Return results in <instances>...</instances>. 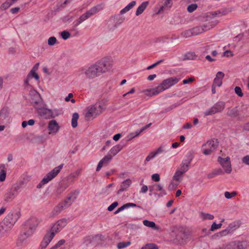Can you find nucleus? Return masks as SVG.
<instances>
[{
	"label": "nucleus",
	"mask_w": 249,
	"mask_h": 249,
	"mask_svg": "<svg viewBox=\"0 0 249 249\" xmlns=\"http://www.w3.org/2000/svg\"><path fill=\"white\" fill-rule=\"evenodd\" d=\"M20 212L16 210H11L0 223V228L5 231H10L19 218Z\"/></svg>",
	"instance_id": "obj_1"
},
{
	"label": "nucleus",
	"mask_w": 249,
	"mask_h": 249,
	"mask_svg": "<svg viewBox=\"0 0 249 249\" xmlns=\"http://www.w3.org/2000/svg\"><path fill=\"white\" fill-rule=\"evenodd\" d=\"M179 79L176 77H171L164 80L161 84L155 88L146 90L149 95L153 96L159 94L166 89L174 86L179 81Z\"/></svg>",
	"instance_id": "obj_2"
},
{
	"label": "nucleus",
	"mask_w": 249,
	"mask_h": 249,
	"mask_svg": "<svg viewBox=\"0 0 249 249\" xmlns=\"http://www.w3.org/2000/svg\"><path fill=\"white\" fill-rule=\"evenodd\" d=\"M192 159V157H189L182 160L180 167L177 170L173 177V180L181 181V176L188 170Z\"/></svg>",
	"instance_id": "obj_3"
},
{
	"label": "nucleus",
	"mask_w": 249,
	"mask_h": 249,
	"mask_svg": "<svg viewBox=\"0 0 249 249\" xmlns=\"http://www.w3.org/2000/svg\"><path fill=\"white\" fill-rule=\"evenodd\" d=\"M104 108V105L101 103H96L91 105L87 107L85 117L88 120L91 118H95L100 114Z\"/></svg>",
	"instance_id": "obj_4"
},
{
	"label": "nucleus",
	"mask_w": 249,
	"mask_h": 249,
	"mask_svg": "<svg viewBox=\"0 0 249 249\" xmlns=\"http://www.w3.org/2000/svg\"><path fill=\"white\" fill-rule=\"evenodd\" d=\"M99 73L106 72L112 66V61L110 57H104L95 63Z\"/></svg>",
	"instance_id": "obj_5"
},
{
	"label": "nucleus",
	"mask_w": 249,
	"mask_h": 249,
	"mask_svg": "<svg viewBox=\"0 0 249 249\" xmlns=\"http://www.w3.org/2000/svg\"><path fill=\"white\" fill-rule=\"evenodd\" d=\"M44 106L45 104L43 103L41 106H38L35 107L38 115L43 119L55 117L56 115H54L53 110L45 107Z\"/></svg>",
	"instance_id": "obj_6"
},
{
	"label": "nucleus",
	"mask_w": 249,
	"mask_h": 249,
	"mask_svg": "<svg viewBox=\"0 0 249 249\" xmlns=\"http://www.w3.org/2000/svg\"><path fill=\"white\" fill-rule=\"evenodd\" d=\"M225 107V103L223 101H218L211 108L204 112L205 116L212 115L223 111Z\"/></svg>",
	"instance_id": "obj_7"
},
{
	"label": "nucleus",
	"mask_w": 249,
	"mask_h": 249,
	"mask_svg": "<svg viewBox=\"0 0 249 249\" xmlns=\"http://www.w3.org/2000/svg\"><path fill=\"white\" fill-rule=\"evenodd\" d=\"M217 23V21H214L206 23L201 26H196L191 29L193 36H196L204 32L209 30L214 27Z\"/></svg>",
	"instance_id": "obj_8"
},
{
	"label": "nucleus",
	"mask_w": 249,
	"mask_h": 249,
	"mask_svg": "<svg viewBox=\"0 0 249 249\" xmlns=\"http://www.w3.org/2000/svg\"><path fill=\"white\" fill-rule=\"evenodd\" d=\"M29 95L31 104L35 108L38 106H41L44 103L40 94L34 89L30 90Z\"/></svg>",
	"instance_id": "obj_9"
},
{
	"label": "nucleus",
	"mask_w": 249,
	"mask_h": 249,
	"mask_svg": "<svg viewBox=\"0 0 249 249\" xmlns=\"http://www.w3.org/2000/svg\"><path fill=\"white\" fill-rule=\"evenodd\" d=\"M68 220L66 218L61 219L53 224L50 231H48L49 233L54 234L61 231L67 224Z\"/></svg>",
	"instance_id": "obj_10"
},
{
	"label": "nucleus",
	"mask_w": 249,
	"mask_h": 249,
	"mask_svg": "<svg viewBox=\"0 0 249 249\" xmlns=\"http://www.w3.org/2000/svg\"><path fill=\"white\" fill-rule=\"evenodd\" d=\"M63 167V164H61L51 170L42 179V183L47 184L50 181L52 180L60 172Z\"/></svg>",
	"instance_id": "obj_11"
},
{
	"label": "nucleus",
	"mask_w": 249,
	"mask_h": 249,
	"mask_svg": "<svg viewBox=\"0 0 249 249\" xmlns=\"http://www.w3.org/2000/svg\"><path fill=\"white\" fill-rule=\"evenodd\" d=\"M217 161L223 168L224 172L227 174H230L232 171L231 162L230 158L227 157L226 158H222L221 157H218Z\"/></svg>",
	"instance_id": "obj_12"
},
{
	"label": "nucleus",
	"mask_w": 249,
	"mask_h": 249,
	"mask_svg": "<svg viewBox=\"0 0 249 249\" xmlns=\"http://www.w3.org/2000/svg\"><path fill=\"white\" fill-rule=\"evenodd\" d=\"M246 246L245 242L232 241L227 244H223L215 249H243Z\"/></svg>",
	"instance_id": "obj_13"
},
{
	"label": "nucleus",
	"mask_w": 249,
	"mask_h": 249,
	"mask_svg": "<svg viewBox=\"0 0 249 249\" xmlns=\"http://www.w3.org/2000/svg\"><path fill=\"white\" fill-rule=\"evenodd\" d=\"M84 71L86 77L89 79H93L100 75V73L98 71L97 68L95 64L91 65L85 70H82Z\"/></svg>",
	"instance_id": "obj_14"
},
{
	"label": "nucleus",
	"mask_w": 249,
	"mask_h": 249,
	"mask_svg": "<svg viewBox=\"0 0 249 249\" xmlns=\"http://www.w3.org/2000/svg\"><path fill=\"white\" fill-rule=\"evenodd\" d=\"M217 144L213 140L209 141L203 144V147H210V148H205L202 147V152L205 155H210L217 148Z\"/></svg>",
	"instance_id": "obj_15"
},
{
	"label": "nucleus",
	"mask_w": 249,
	"mask_h": 249,
	"mask_svg": "<svg viewBox=\"0 0 249 249\" xmlns=\"http://www.w3.org/2000/svg\"><path fill=\"white\" fill-rule=\"evenodd\" d=\"M79 192L78 191H74L71 192L67 197L62 202L66 208L70 207L76 200L78 197Z\"/></svg>",
	"instance_id": "obj_16"
},
{
	"label": "nucleus",
	"mask_w": 249,
	"mask_h": 249,
	"mask_svg": "<svg viewBox=\"0 0 249 249\" xmlns=\"http://www.w3.org/2000/svg\"><path fill=\"white\" fill-rule=\"evenodd\" d=\"M54 237V234L52 233H49L47 232L45 235L43 240L41 242L39 249H45L49 243L51 242L53 238Z\"/></svg>",
	"instance_id": "obj_17"
},
{
	"label": "nucleus",
	"mask_w": 249,
	"mask_h": 249,
	"mask_svg": "<svg viewBox=\"0 0 249 249\" xmlns=\"http://www.w3.org/2000/svg\"><path fill=\"white\" fill-rule=\"evenodd\" d=\"M112 159V156L110 154L105 156L98 163L96 168V171L100 170L103 166H107L110 162Z\"/></svg>",
	"instance_id": "obj_18"
},
{
	"label": "nucleus",
	"mask_w": 249,
	"mask_h": 249,
	"mask_svg": "<svg viewBox=\"0 0 249 249\" xmlns=\"http://www.w3.org/2000/svg\"><path fill=\"white\" fill-rule=\"evenodd\" d=\"M9 109L3 107L0 111V124L7 123L9 121Z\"/></svg>",
	"instance_id": "obj_19"
},
{
	"label": "nucleus",
	"mask_w": 249,
	"mask_h": 249,
	"mask_svg": "<svg viewBox=\"0 0 249 249\" xmlns=\"http://www.w3.org/2000/svg\"><path fill=\"white\" fill-rule=\"evenodd\" d=\"M188 238V234L185 231L183 228H180L178 230L176 235V239L179 241H186Z\"/></svg>",
	"instance_id": "obj_20"
},
{
	"label": "nucleus",
	"mask_w": 249,
	"mask_h": 249,
	"mask_svg": "<svg viewBox=\"0 0 249 249\" xmlns=\"http://www.w3.org/2000/svg\"><path fill=\"white\" fill-rule=\"evenodd\" d=\"M48 129L51 131L49 133L50 134L52 133L55 134L58 131L60 128V126L55 120H53L50 121L48 124Z\"/></svg>",
	"instance_id": "obj_21"
},
{
	"label": "nucleus",
	"mask_w": 249,
	"mask_h": 249,
	"mask_svg": "<svg viewBox=\"0 0 249 249\" xmlns=\"http://www.w3.org/2000/svg\"><path fill=\"white\" fill-rule=\"evenodd\" d=\"M223 72L219 71L217 73L215 78L214 79L213 85L214 86L220 87L222 83V79L224 77Z\"/></svg>",
	"instance_id": "obj_22"
},
{
	"label": "nucleus",
	"mask_w": 249,
	"mask_h": 249,
	"mask_svg": "<svg viewBox=\"0 0 249 249\" xmlns=\"http://www.w3.org/2000/svg\"><path fill=\"white\" fill-rule=\"evenodd\" d=\"M130 207H138L139 208H140V209H142V207L139 206V205H136V204L135 203H126L124 205H123V206H122L121 207H119L115 212H114V213L115 214H117L120 212H121V211L124 210V209H127V208H129Z\"/></svg>",
	"instance_id": "obj_23"
},
{
	"label": "nucleus",
	"mask_w": 249,
	"mask_h": 249,
	"mask_svg": "<svg viewBox=\"0 0 249 249\" xmlns=\"http://www.w3.org/2000/svg\"><path fill=\"white\" fill-rule=\"evenodd\" d=\"M132 181L130 179H127L124 181L120 185V189L118 191V194L125 191L131 184Z\"/></svg>",
	"instance_id": "obj_24"
},
{
	"label": "nucleus",
	"mask_w": 249,
	"mask_h": 249,
	"mask_svg": "<svg viewBox=\"0 0 249 249\" xmlns=\"http://www.w3.org/2000/svg\"><path fill=\"white\" fill-rule=\"evenodd\" d=\"M34 77L33 75L28 73L26 78L24 81L23 86L24 89L30 91L31 89H33L32 86L30 84V81Z\"/></svg>",
	"instance_id": "obj_25"
},
{
	"label": "nucleus",
	"mask_w": 249,
	"mask_h": 249,
	"mask_svg": "<svg viewBox=\"0 0 249 249\" xmlns=\"http://www.w3.org/2000/svg\"><path fill=\"white\" fill-rule=\"evenodd\" d=\"M229 13V11L227 9H221L217 11L210 13L209 17L211 18H213L216 17H220L225 15Z\"/></svg>",
	"instance_id": "obj_26"
},
{
	"label": "nucleus",
	"mask_w": 249,
	"mask_h": 249,
	"mask_svg": "<svg viewBox=\"0 0 249 249\" xmlns=\"http://www.w3.org/2000/svg\"><path fill=\"white\" fill-rule=\"evenodd\" d=\"M66 207L64 205L62 202H60L57 206H56L52 212L53 216H55L58 214L63 210L66 209Z\"/></svg>",
	"instance_id": "obj_27"
},
{
	"label": "nucleus",
	"mask_w": 249,
	"mask_h": 249,
	"mask_svg": "<svg viewBox=\"0 0 249 249\" xmlns=\"http://www.w3.org/2000/svg\"><path fill=\"white\" fill-rule=\"evenodd\" d=\"M117 27L118 26L116 25L114 19H113L111 17L106 24L107 29L109 31L112 32L114 31Z\"/></svg>",
	"instance_id": "obj_28"
},
{
	"label": "nucleus",
	"mask_w": 249,
	"mask_h": 249,
	"mask_svg": "<svg viewBox=\"0 0 249 249\" xmlns=\"http://www.w3.org/2000/svg\"><path fill=\"white\" fill-rule=\"evenodd\" d=\"M224 172L221 168H216L213 170V171L208 174L207 177L209 178H213L217 175H221L224 174Z\"/></svg>",
	"instance_id": "obj_29"
},
{
	"label": "nucleus",
	"mask_w": 249,
	"mask_h": 249,
	"mask_svg": "<svg viewBox=\"0 0 249 249\" xmlns=\"http://www.w3.org/2000/svg\"><path fill=\"white\" fill-rule=\"evenodd\" d=\"M148 1H144L137 8L136 15L139 16L142 14L148 5Z\"/></svg>",
	"instance_id": "obj_30"
},
{
	"label": "nucleus",
	"mask_w": 249,
	"mask_h": 249,
	"mask_svg": "<svg viewBox=\"0 0 249 249\" xmlns=\"http://www.w3.org/2000/svg\"><path fill=\"white\" fill-rule=\"evenodd\" d=\"M123 148V146L121 144H117L114 146L109 151L110 155L112 154L113 156L116 155L118 154Z\"/></svg>",
	"instance_id": "obj_31"
},
{
	"label": "nucleus",
	"mask_w": 249,
	"mask_h": 249,
	"mask_svg": "<svg viewBox=\"0 0 249 249\" xmlns=\"http://www.w3.org/2000/svg\"><path fill=\"white\" fill-rule=\"evenodd\" d=\"M241 225V222L240 221H235L230 223L228 228L232 233L233 231L237 229Z\"/></svg>",
	"instance_id": "obj_32"
},
{
	"label": "nucleus",
	"mask_w": 249,
	"mask_h": 249,
	"mask_svg": "<svg viewBox=\"0 0 249 249\" xmlns=\"http://www.w3.org/2000/svg\"><path fill=\"white\" fill-rule=\"evenodd\" d=\"M136 4V1H132L127 6L122 9L120 11V14L123 15L131 10Z\"/></svg>",
	"instance_id": "obj_33"
},
{
	"label": "nucleus",
	"mask_w": 249,
	"mask_h": 249,
	"mask_svg": "<svg viewBox=\"0 0 249 249\" xmlns=\"http://www.w3.org/2000/svg\"><path fill=\"white\" fill-rule=\"evenodd\" d=\"M39 65V63H37L32 69L30 71L29 74H31L34 76L36 80H39V77L38 74L36 72V71L38 69V66Z\"/></svg>",
	"instance_id": "obj_34"
},
{
	"label": "nucleus",
	"mask_w": 249,
	"mask_h": 249,
	"mask_svg": "<svg viewBox=\"0 0 249 249\" xmlns=\"http://www.w3.org/2000/svg\"><path fill=\"white\" fill-rule=\"evenodd\" d=\"M28 224L31 230H34L38 225L39 222L37 218H32L28 221Z\"/></svg>",
	"instance_id": "obj_35"
},
{
	"label": "nucleus",
	"mask_w": 249,
	"mask_h": 249,
	"mask_svg": "<svg viewBox=\"0 0 249 249\" xmlns=\"http://www.w3.org/2000/svg\"><path fill=\"white\" fill-rule=\"evenodd\" d=\"M172 0H164L163 5L160 7L159 13L165 9H169L172 5Z\"/></svg>",
	"instance_id": "obj_36"
},
{
	"label": "nucleus",
	"mask_w": 249,
	"mask_h": 249,
	"mask_svg": "<svg viewBox=\"0 0 249 249\" xmlns=\"http://www.w3.org/2000/svg\"><path fill=\"white\" fill-rule=\"evenodd\" d=\"M196 58V55L194 52H188L183 55V60H195Z\"/></svg>",
	"instance_id": "obj_37"
},
{
	"label": "nucleus",
	"mask_w": 249,
	"mask_h": 249,
	"mask_svg": "<svg viewBox=\"0 0 249 249\" xmlns=\"http://www.w3.org/2000/svg\"><path fill=\"white\" fill-rule=\"evenodd\" d=\"M231 233L230 230L227 227L226 229L217 233L214 236L217 238H221L223 236H225Z\"/></svg>",
	"instance_id": "obj_38"
},
{
	"label": "nucleus",
	"mask_w": 249,
	"mask_h": 249,
	"mask_svg": "<svg viewBox=\"0 0 249 249\" xmlns=\"http://www.w3.org/2000/svg\"><path fill=\"white\" fill-rule=\"evenodd\" d=\"M111 18L114 19V22L118 27L124 21V18L119 15L111 17Z\"/></svg>",
	"instance_id": "obj_39"
},
{
	"label": "nucleus",
	"mask_w": 249,
	"mask_h": 249,
	"mask_svg": "<svg viewBox=\"0 0 249 249\" xmlns=\"http://www.w3.org/2000/svg\"><path fill=\"white\" fill-rule=\"evenodd\" d=\"M79 118V114L77 112L73 114L71 119V126L73 128H75L77 126V120Z\"/></svg>",
	"instance_id": "obj_40"
},
{
	"label": "nucleus",
	"mask_w": 249,
	"mask_h": 249,
	"mask_svg": "<svg viewBox=\"0 0 249 249\" xmlns=\"http://www.w3.org/2000/svg\"><path fill=\"white\" fill-rule=\"evenodd\" d=\"M88 18H88V16L86 15V14H83L82 15L80 16V17L77 20L74 22V25L75 26H78L79 24L82 23L83 22L85 21Z\"/></svg>",
	"instance_id": "obj_41"
},
{
	"label": "nucleus",
	"mask_w": 249,
	"mask_h": 249,
	"mask_svg": "<svg viewBox=\"0 0 249 249\" xmlns=\"http://www.w3.org/2000/svg\"><path fill=\"white\" fill-rule=\"evenodd\" d=\"M81 171L80 170H77L75 172L71 173L68 177V179L71 180V181H73L75 178H77V177L80 174Z\"/></svg>",
	"instance_id": "obj_42"
},
{
	"label": "nucleus",
	"mask_w": 249,
	"mask_h": 249,
	"mask_svg": "<svg viewBox=\"0 0 249 249\" xmlns=\"http://www.w3.org/2000/svg\"><path fill=\"white\" fill-rule=\"evenodd\" d=\"M200 217L203 220H213L214 218V216L213 215L203 212H201L200 213Z\"/></svg>",
	"instance_id": "obj_43"
},
{
	"label": "nucleus",
	"mask_w": 249,
	"mask_h": 249,
	"mask_svg": "<svg viewBox=\"0 0 249 249\" xmlns=\"http://www.w3.org/2000/svg\"><path fill=\"white\" fill-rule=\"evenodd\" d=\"M68 187V185L64 182H62L59 184V187L57 188L56 193L61 194L64 192Z\"/></svg>",
	"instance_id": "obj_44"
},
{
	"label": "nucleus",
	"mask_w": 249,
	"mask_h": 249,
	"mask_svg": "<svg viewBox=\"0 0 249 249\" xmlns=\"http://www.w3.org/2000/svg\"><path fill=\"white\" fill-rule=\"evenodd\" d=\"M13 4V3L12 2L11 0H7L5 2L3 3L0 8L2 10H5L8 9L11 5Z\"/></svg>",
	"instance_id": "obj_45"
},
{
	"label": "nucleus",
	"mask_w": 249,
	"mask_h": 249,
	"mask_svg": "<svg viewBox=\"0 0 249 249\" xmlns=\"http://www.w3.org/2000/svg\"><path fill=\"white\" fill-rule=\"evenodd\" d=\"M227 115L229 116H230L231 117H236L238 116V114L237 109L236 108H232V109H230L227 112Z\"/></svg>",
	"instance_id": "obj_46"
},
{
	"label": "nucleus",
	"mask_w": 249,
	"mask_h": 249,
	"mask_svg": "<svg viewBox=\"0 0 249 249\" xmlns=\"http://www.w3.org/2000/svg\"><path fill=\"white\" fill-rule=\"evenodd\" d=\"M143 224L148 227L155 229L156 224L153 221H150L147 220H144L142 221Z\"/></svg>",
	"instance_id": "obj_47"
},
{
	"label": "nucleus",
	"mask_w": 249,
	"mask_h": 249,
	"mask_svg": "<svg viewBox=\"0 0 249 249\" xmlns=\"http://www.w3.org/2000/svg\"><path fill=\"white\" fill-rule=\"evenodd\" d=\"M102 9V7L101 5H97L96 6H94L91 9H90L89 10L91 13V14L93 15L94 14H96V13L98 12L99 11H100Z\"/></svg>",
	"instance_id": "obj_48"
},
{
	"label": "nucleus",
	"mask_w": 249,
	"mask_h": 249,
	"mask_svg": "<svg viewBox=\"0 0 249 249\" xmlns=\"http://www.w3.org/2000/svg\"><path fill=\"white\" fill-rule=\"evenodd\" d=\"M131 244L130 241L127 242H121L117 244V248L118 249H123L129 246Z\"/></svg>",
	"instance_id": "obj_49"
},
{
	"label": "nucleus",
	"mask_w": 249,
	"mask_h": 249,
	"mask_svg": "<svg viewBox=\"0 0 249 249\" xmlns=\"http://www.w3.org/2000/svg\"><path fill=\"white\" fill-rule=\"evenodd\" d=\"M181 35L182 36H183L185 38H188V37H190L192 36H193L191 29L186 30V31L183 32L181 34Z\"/></svg>",
	"instance_id": "obj_50"
},
{
	"label": "nucleus",
	"mask_w": 249,
	"mask_h": 249,
	"mask_svg": "<svg viewBox=\"0 0 249 249\" xmlns=\"http://www.w3.org/2000/svg\"><path fill=\"white\" fill-rule=\"evenodd\" d=\"M142 249H159L158 246L154 244H147L142 248Z\"/></svg>",
	"instance_id": "obj_51"
},
{
	"label": "nucleus",
	"mask_w": 249,
	"mask_h": 249,
	"mask_svg": "<svg viewBox=\"0 0 249 249\" xmlns=\"http://www.w3.org/2000/svg\"><path fill=\"white\" fill-rule=\"evenodd\" d=\"M179 182H178L177 181H176L175 182H174L173 181H172L170 183V184L169 185L168 189L169 190H173L175 189L178 186Z\"/></svg>",
	"instance_id": "obj_52"
},
{
	"label": "nucleus",
	"mask_w": 249,
	"mask_h": 249,
	"mask_svg": "<svg viewBox=\"0 0 249 249\" xmlns=\"http://www.w3.org/2000/svg\"><path fill=\"white\" fill-rule=\"evenodd\" d=\"M70 36V33L67 31H63L61 33V36L64 40L68 39Z\"/></svg>",
	"instance_id": "obj_53"
},
{
	"label": "nucleus",
	"mask_w": 249,
	"mask_h": 249,
	"mask_svg": "<svg viewBox=\"0 0 249 249\" xmlns=\"http://www.w3.org/2000/svg\"><path fill=\"white\" fill-rule=\"evenodd\" d=\"M57 41V39L54 36H51L48 40V44L50 46L54 45Z\"/></svg>",
	"instance_id": "obj_54"
},
{
	"label": "nucleus",
	"mask_w": 249,
	"mask_h": 249,
	"mask_svg": "<svg viewBox=\"0 0 249 249\" xmlns=\"http://www.w3.org/2000/svg\"><path fill=\"white\" fill-rule=\"evenodd\" d=\"M197 7V5L196 4H192L189 5L187 7V11L189 13H192L194 12Z\"/></svg>",
	"instance_id": "obj_55"
},
{
	"label": "nucleus",
	"mask_w": 249,
	"mask_h": 249,
	"mask_svg": "<svg viewBox=\"0 0 249 249\" xmlns=\"http://www.w3.org/2000/svg\"><path fill=\"white\" fill-rule=\"evenodd\" d=\"M6 176V171L4 170H2L0 172V181L3 182L5 180Z\"/></svg>",
	"instance_id": "obj_56"
},
{
	"label": "nucleus",
	"mask_w": 249,
	"mask_h": 249,
	"mask_svg": "<svg viewBox=\"0 0 249 249\" xmlns=\"http://www.w3.org/2000/svg\"><path fill=\"white\" fill-rule=\"evenodd\" d=\"M222 226V224H216L215 222L213 223L211 227V231H213L215 230L220 229Z\"/></svg>",
	"instance_id": "obj_57"
},
{
	"label": "nucleus",
	"mask_w": 249,
	"mask_h": 249,
	"mask_svg": "<svg viewBox=\"0 0 249 249\" xmlns=\"http://www.w3.org/2000/svg\"><path fill=\"white\" fill-rule=\"evenodd\" d=\"M155 156H156V155L154 154V153L153 152L150 153L148 155V156H147V157L145 159V160L144 161L145 164H146V162H148V161L151 160H152L153 159H154Z\"/></svg>",
	"instance_id": "obj_58"
},
{
	"label": "nucleus",
	"mask_w": 249,
	"mask_h": 249,
	"mask_svg": "<svg viewBox=\"0 0 249 249\" xmlns=\"http://www.w3.org/2000/svg\"><path fill=\"white\" fill-rule=\"evenodd\" d=\"M234 91L239 97H242L243 96L242 89L239 87H236L234 89Z\"/></svg>",
	"instance_id": "obj_59"
},
{
	"label": "nucleus",
	"mask_w": 249,
	"mask_h": 249,
	"mask_svg": "<svg viewBox=\"0 0 249 249\" xmlns=\"http://www.w3.org/2000/svg\"><path fill=\"white\" fill-rule=\"evenodd\" d=\"M118 205V203L117 201L114 202L107 208L108 211H113Z\"/></svg>",
	"instance_id": "obj_60"
},
{
	"label": "nucleus",
	"mask_w": 249,
	"mask_h": 249,
	"mask_svg": "<svg viewBox=\"0 0 249 249\" xmlns=\"http://www.w3.org/2000/svg\"><path fill=\"white\" fill-rule=\"evenodd\" d=\"M153 188H155V190L156 191H162L164 192L162 186L160 184H156L153 185Z\"/></svg>",
	"instance_id": "obj_61"
},
{
	"label": "nucleus",
	"mask_w": 249,
	"mask_h": 249,
	"mask_svg": "<svg viewBox=\"0 0 249 249\" xmlns=\"http://www.w3.org/2000/svg\"><path fill=\"white\" fill-rule=\"evenodd\" d=\"M213 44L205 46L204 48L203 53H209L210 51L213 49Z\"/></svg>",
	"instance_id": "obj_62"
},
{
	"label": "nucleus",
	"mask_w": 249,
	"mask_h": 249,
	"mask_svg": "<svg viewBox=\"0 0 249 249\" xmlns=\"http://www.w3.org/2000/svg\"><path fill=\"white\" fill-rule=\"evenodd\" d=\"M26 232H24L23 234H20V236L19 237V239H18V242L17 243V245L18 246H20V245H19V241H21V243L23 242L25 239H26Z\"/></svg>",
	"instance_id": "obj_63"
},
{
	"label": "nucleus",
	"mask_w": 249,
	"mask_h": 249,
	"mask_svg": "<svg viewBox=\"0 0 249 249\" xmlns=\"http://www.w3.org/2000/svg\"><path fill=\"white\" fill-rule=\"evenodd\" d=\"M242 162L249 165V155L244 157L242 160Z\"/></svg>",
	"instance_id": "obj_64"
}]
</instances>
